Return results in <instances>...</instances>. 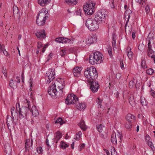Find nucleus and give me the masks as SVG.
<instances>
[{
    "mask_svg": "<svg viewBox=\"0 0 155 155\" xmlns=\"http://www.w3.org/2000/svg\"><path fill=\"white\" fill-rule=\"evenodd\" d=\"M24 105L22 106L19 111V117L22 121L25 120L27 116L31 112V103L30 101L26 99L24 101Z\"/></svg>",
    "mask_w": 155,
    "mask_h": 155,
    "instance_id": "nucleus-1",
    "label": "nucleus"
},
{
    "mask_svg": "<svg viewBox=\"0 0 155 155\" xmlns=\"http://www.w3.org/2000/svg\"><path fill=\"white\" fill-rule=\"evenodd\" d=\"M84 75L89 81L96 79L98 77V74L96 68L93 67L87 68L85 71Z\"/></svg>",
    "mask_w": 155,
    "mask_h": 155,
    "instance_id": "nucleus-2",
    "label": "nucleus"
},
{
    "mask_svg": "<svg viewBox=\"0 0 155 155\" xmlns=\"http://www.w3.org/2000/svg\"><path fill=\"white\" fill-rule=\"evenodd\" d=\"M103 56L101 53L96 51L90 55L89 63L92 65L100 64L103 61Z\"/></svg>",
    "mask_w": 155,
    "mask_h": 155,
    "instance_id": "nucleus-3",
    "label": "nucleus"
},
{
    "mask_svg": "<svg viewBox=\"0 0 155 155\" xmlns=\"http://www.w3.org/2000/svg\"><path fill=\"white\" fill-rule=\"evenodd\" d=\"M57 85L58 88L59 89L60 93H62V90L63 88L64 85L63 84H60L59 82L57 81L55 82L54 84L49 87L48 89V93L49 95L52 97H54L57 95V91L56 89V86Z\"/></svg>",
    "mask_w": 155,
    "mask_h": 155,
    "instance_id": "nucleus-4",
    "label": "nucleus"
},
{
    "mask_svg": "<svg viewBox=\"0 0 155 155\" xmlns=\"http://www.w3.org/2000/svg\"><path fill=\"white\" fill-rule=\"evenodd\" d=\"M96 19L88 18L87 20L85 25L91 31H94L98 29L99 27V25Z\"/></svg>",
    "mask_w": 155,
    "mask_h": 155,
    "instance_id": "nucleus-5",
    "label": "nucleus"
},
{
    "mask_svg": "<svg viewBox=\"0 0 155 155\" xmlns=\"http://www.w3.org/2000/svg\"><path fill=\"white\" fill-rule=\"evenodd\" d=\"M105 12L104 10L100 11L97 12L95 15V18L96 19V20L99 23H105L106 22V17L107 16L105 14Z\"/></svg>",
    "mask_w": 155,
    "mask_h": 155,
    "instance_id": "nucleus-6",
    "label": "nucleus"
},
{
    "mask_svg": "<svg viewBox=\"0 0 155 155\" xmlns=\"http://www.w3.org/2000/svg\"><path fill=\"white\" fill-rule=\"evenodd\" d=\"M95 3L94 1L87 3L84 5L83 9L85 14L88 15H92L94 12V6Z\"/></svg>",
    "mask_w": 155,
    "mask_h": 155,
    "instance_id": "nucleus-7",
    "label": "nucleus"
},
{
    "mask_svg": "<svg viewBox=\"0 0 155 155\" xmlns=\"http://www.w3.org/2000/svg\"><path fill=\"white\" fill-rule=\"evenodd\" d=\"M78 100V98L75 95L73 94H71L68 95L65 102L67 104H76Z\"/></svg>",
    "mask_w": 155,
    "mask_h": 155,
    "instance_id": "nucleus-8",
    "label": "nucleus"
},
{
    "mask_svg": "<svg viewBox=\"0 0 155 155\" xmlns=\"http://www.w3.org/2000/svg\"><path fill=\"white\" fill-rule=\"evenodd\" d=\"M55 78V72L52 69H50L46 73L45 78L47 79V82L49 83Z\"/></svg>",
    "mask_w": 155,
    "mask_h": 155,
    "instance_id": "nucleus-9",
    "label": "nucleus"
},
{
    "mask_svg": "<svg viewBox=\"0 0 155 155\" xmlns=\"http://www.w3.org/2000/svg\"><path fill=\"white\" fill-rule=\"evenodd\" d=\"M154 38V35L153 33H150L149 34L146 38L147 41L148 42L147 44L148 49H152L151 43H154L153 40Z\"/></svg>",
    "mask_w": 155,
    "mask_h": 155,
    "instance_id": "nucleus-10",
    "label": "nucleus"
},
{
    "mask_svg": "<svg viewBox=\"0 0 155 155\" xmlns=\"http://www.w3.org/2000/svg\"><path fill=\"white\" fill-rule=\"evenodd\" d=\"M39 16H40V15L38 14L37 16L36 23L38 26H43L45 23L47 16H43V18L42 17H40V19H39Z\"/></svg>",
    "mask_w": 155,
    "mask_h": 155,
    "instance_id": "nucleus-11",
    "label": "nucleus"
},
{
    "mask_svg": "<svg viewBox=\"0 0 155 155\" xmlns=\"http://www.w3.org/2000/svg\"><path fill=\"white\" fill-rule=\"evenodd\" d=\"M90 84V89L93 92H97L98 89L99 85L98 83L93 81L89 82Z\"/></svg>",
    "mask_w": 155,
    "mask_h": 155,
    "instance_id": "nucleus-12",
    "label": "nucleus"
},
{
    "mask_svg": "<svg viewBox=\"0 0 155 155\" xmlns=\"http://www.w3.org/2000/svg\"><path fill=\"white\" fill-rule=\"evenodd\" d=\"M55 41L59 43L66 44L70 43L71 40L68 38L59 37L56 38Z\"/></svg>",
    "mask_w": 155,
    "mask_h": 155,
    "instance_id": "nucleus-13",
    "label": "nucleus"
},
{
    "mask_svg": "<svg viewBox=\"0 0 155 155\" xmlns=\"http://www.w3.org/2000/svg\"><path fill=\"white\" fill-rule=\"evenodd\" d=\"M82 70L81 67H76L73 70V73L75 77H79L81 75V72Z\"/></svg>",
    "mask_w": 155,
    "mask_h": 155,
    "instance_id": "nucleus-14",
    "label": "nucleus"
},
{
    "mask_svg": "<svg viewBox=\"0 0 155 155\" xmlns=\"http://www.w3.org/2000/svg\"><path fill=\"white\" fill-rule=\"evenodd\" d=\"M13 14L15 18H19L20 13L18 8L16 5H14L13 7Z\"/></svg>",
    "mask_w": 155,
    "mask_h": 155,
    "instance_id": "nucleus-15",
    "label": "nucleus"
},
{
    "mask_svg": "<svg viewBox=\"0 0 155 155\" xmlns=\"http://www.w3.org/2000/svg\"><path fill=\"white\" fill-rule=\"evenodd\" d=\"M75 105L77 108L80 110L85 109L86 107V104L85 103H80L79 102V100L76 103Z\"/></svg>",
    "mask_w": 155,
    "mask_h": 155,
    "instance_id": "nucleus-16",
    "label": "nucleus"
},
{
    "mask_svg": "<svg viewBox=\"0 0 155 155\" xmlns=\"http://www.w3.org/2000/svg\"><path fill=\"white\" fill-rule=\"evenodd\" d=\"M31 111V113H32V115L35 117L38 116L39 114V112L36 108V107L35 105H33L32 107H31L30 109Z\"/></svg>",
    "mask_w": 155,
    "mask_h": 155,
    "instance_id": "nucleus-17",
    "label": "nucleus"
},
{
    "mask_svg": "<svg viewBox=\"0 0 155 155\" xmlns=\"http://www.w3.org/2000/svg\"><path fill=\"white\" fill-rule=\"evenodd\" d=\"M5 151L6 153L8 154H10L12 151V148L10 145L8 143H6L4 146Z\"/></svg>",
    "mask_w": 155,
    "mask_h": 155,
    "instance_id": "nucleus-18",
    "label": "nucleus"
},
{
    "mask_svg": "<svg viewBox=\"0 0 155 155\" xmlns=\"http://www.w3.org/2000/svg\"><path fill=\"white\" fill-rule=\"evenodd\" d=\"M51 0H38V4L41 6H45L48 4Z\"/></svg>",
    "mask_w": 155,
    "mask_h": 155,
    "instance_id": "nucleus-19",
    "label": "nucleus"
},
{
    "mask_svg": "<svg viewBox=\"0 0 155 155\" xmlns=\"http://www.w3.org/2000/svg\"><path fill=\"white\" fill-rule=\"evenodd\" d=\"M96 39L97 38L95 37H90L87 38L86 41L87 45H89L95 42Z\"/></svg>",
    "mask_w": 155,
    "mask_h": 155,
    "instance_id": "nucleus-20",
    "label": "nucleus"
},
{
    "mask_svg": "<svg viewBox=\"0 0 155 155\" xmlns=\"http://www.w3.org/2000/svg\"><path fill=\"white\" fill-rule=\"evenodd\" d=\"M45 31L43 30L41 31L37 32L35 34V35L38 38H43L45 37Z\"/></svg>",
    "mask_w": 155,
    "mask_h": 155,
    "instance_id": "nucleus-21",
    "label": "nucleus"
},
{
    "mask_svg": "<svg viewBox=\"0 0 155 155\" xmlns=\"http://www.w3.org/2000/svg\"><path fill=\"white\" fill-rule=\"evenodd\" d=\"M127 121L132 122L134 120L135 117L130 114H128L126 117Z\"/></svg>",
    "mask_w": 155,
    "mask_h": 155,
    "instance_id": "nucleus-22",
    "label": "nucleus"
},
{
    "mask_svg": "<svg viewBox=\"0 0 155 155\" xmlns=\"http://www.w3.org/2000/svg\"><path fill=\"white\" fill-rule=\"evenodd\" d=\"M80 128L84 131H85L87 129L86 126L85 124L84 121H81L78 124Z\"/></svg>",
    "mask_w": 155,
    "mask_h": 155,
    "instance_id": "nucleus-23",
    "label": "nucleus"
},
{
    "mask_svg": "<svg viewBox=\"0 0 155 155\" xmlns=\"http://www.w3.org/2000/svg\"><path fill=\"white\" fill-rule=\"evenodd\" d=\"M62 137L61 133L59 131H58L56 134L55 137V140L56 142H57Z\"/></svg>",
    "mask_w": 155,
    "mask_h": 155,
    "instance_id": "nucleus-24",
    "label": "nucleus"
},
{
    "mask_svg": "<svg viewBox=\"0 0 155 155\" xmlns=\"http://www.w3.org/2000/svg\"><path fill=\"white\" fill-rule=\"evenodd\" d=\"M129 101L130 104L132 106L135 104V102L134 100V98L133 95H130L129 98Z\"/></svg>",
    "mask_w": 155,
    "mask_h": 155,
    "instance_id": "nucleus-25",
    "label": "nucleus"
},
{
    "mask_svg": "<svg viewBox=\"0 0 155 155\" xmlns=\"http://www.w3.org/2000/svg\"><path fill=\"white\" fill-rule=\"evenodd\" d=\"M44 10H42V11L39 12V14H41L40 15V18L41 17H43V16H47L46 17V18H48V11H47L46 10H45L44 12H43L42 11H44Z\"/></svg>",
    "mask_w": 155,
    "mask_h": 155,
    "instance_id": "nucleus-26",
    "label": "nucleus"
},
{
    "mask_svg": "<svg viewBox=\"0 0 155 155\" xmlns=\"http://www.w3.org/2000/svg\"><path fill=\"white\" fill-rule=\"evenodd\" d=\"M111 141L114 144H116L117 143V140L116 138L115 134H112L111 138Z\"/></svg>",
    "mask_w": 155,
    "mask_h": 155,
    "instance_id": "nucleus-27",
    "label": "nucleus"
},
{
    "mask_svg": "<svg viewBox=\"0 0 155 155\" xmlns=\"http://www.w3.org/2000/svg\"><path fill=\"white\" fill-rule=\"evenodd\" d=\"M17 110H16L15 108L14 107H12L11 109V113L12 116H16L18 115Z\"/></svg>",
    "mask_w": 155,
    "mask_h": 155,
    "instance_id": "nucleus-28",
    "label": "nucleus"
},
{
    "mask_svg": "<svg viewBox=\"0 0 155 155\" xmlns=\"http://www.w3.org/2000/svg\"><path fill=\"white\" fill-rule=\"evenodd\" d=\"M127 56L130 60L133 59L134 54L133 52L131 51V49L130 48L129 50L127 51Z\"/></svg>",
    "mask_w": 155,
    "mask_h": 155,
    "instance_id": "nucleus-29",
    "label": "nucleus"
},
{
    "mask_svg": "<svg viewBox=\"0 0 155 155\" xmlns=\"http://www.w3.org/2000/svg\"><path fill=\"white\" fill-rule=\"evenodd\" d=\"M96 129L97 131L100 133H101L103 130V129L104 127V126L101 124H97L96 126Z\"/></svg>",
    "mask_w": 155,
    "mask_h": 155,
    "instance_id": "nucleus-30",
    "label": "nucleus"
},
{
    "mask_svg": "<svg viewBox=\"0 0 155 155\" xmlns=\"http://www.w3.org/2000/svg\"><path fill=\"white\" fill-rule=\"evenodd\" d=\"M141 65L142 67L144 69L147 68L146 64L145 58H142V61L141 63Z\"/></svg>",
    "mask_w": 155,
    "mask_h": 155,
    "instance_id": "nucleus-31",
    "label": "nucleus"
},
{
    "mask_svg": "<svg viewBox=\"0 0 155 155\" xmlns=\"http://www.w3.org/2000/svg\"><path fill=\"white\" fill-rule=\"evenodd\" d=\"M66 2L69 5H71L72 4L75 5L77 3L76 0H66Z\"/></svg>",
    "mask_w": 155,
    "mask_h": 155,
    "instance_id": "nucleus-32",
    "label": "nucleus"
},
{
    "mask_svg": "<svg viewBox=\"0 0 155 155\" xmlns=\"http://www.w3.org/2000/svg\"><path fill=\"white\" fill-rule=\"evenodd\" d=\"M96 102L98 104V107L101 108V103H102L103 100L99 97H98L96 100Z\"/></svg>",
    "mask_w": 155,
    "mask_h": 155,
    "instance_id": "nucleus-33",
    "label": "nucleus"
},
{
    "mask_svg": "<svg viewBox=\"0 0 155 155\" xmlns=\"http://www.w3.org/2000/svg\"><path fill=\"white\" fill-rule=\"evenodd\" d=\"M147 54L149 57H151V55H154V51L152 50V49H148Z\"/></svg>",
    "mask_w": 155,
    "mask_h": 155,
    "instance_id": "nucleus-34",
    "label": "nucleus"
},
{
    "mask_svg": "<svg viewBox=\"0 0 155 155\" xmlns=\"http://www.w3.org/2000/svg\"><path fill=\"white\" fill-rule=\"evenodd\" d=\"M132 125L131 122L127 121L125 124V127L127 129H130L131 128Z\"/></svg>",
    "mask_w": 155,
    "mask_h": 155,
    "instance_id": "nucleus-35",
    "label": "nucleus"
},
{
    "mask_svg": "<svg viewBox=\"0 0 155 155\" xmlns=\"http://www.w3.org/2000/svg\"><path fill=\"white\" fill-rule=\"evenodd\" d=\"M55 123H60V125H62L63 124L65 123V122L61 118H58L55 121Z\"/></svg>",
    "mask_w": 155,
    "mask_h": 155,
    "instance_id": "nucleus-36",
    "label": "nucleus"
},
{
    "mask_svg": "<svg viewBox=\"0 0 155 155\" xmlns=\"http://www.w3.org/2000/svg\"><path fill=\"white\" fill-rule=\"evenodd\" d=\"M136 2L139 3L140 4H142V6H144L146 4L147 1L144 0H135Z\"/></svg>",
    "mask_w": 155,
    "mask_h": 155,
    "instance_id": "nucleus-37",
    "label": "nucleus"
},
{
    "mask_svg": "<svg viewBox=\"0 0 155 155\" xmlns=\"http://www.w3.org/2000/svg\"><path fill=\"white\" fill-rule=\"evenodd\" d=\"M79 44L82 47H84L86 46V45H87L86 41H81L79 42Z\"/></svg>",
    "mask_w": 155,
    "mask_h": 155,
    "instance_id": "nucleus-38",
    "label": "nucleus"
},
{
    "mask_svg": "<svg viewBox=\"0 0 155 155\" xmlns=\"http://www.w3.org/2000/svg\"><path fill=\"white\" fill-rule=\"evenodd\" d=\"M107 51L108 54L110 57L112 56V48L111 46H108L107 47Z\"/></svg>",
    "mask_w": 155,
    "mask_h": 155,
    "instance_id": "nucleus-39",
    "label": "nucleus"
},
{
    "mask_svg": "<svg viewBox=\"0 0 155 155\" xmlns=\"http://www.w3.org/2000/svg\"><path fill=\"white\" fill-rule=\"evenodd\" d=\"M15 83V82H14L13 80L12 79H11L10 81L9 82V86L12 88H14V87L15 86V84L14 83Z\"/></svg>",
    "mask_w": 155,
    "mask_h": 155,
    "instance_id": "nucleus-40",
    "label": "nucleus"
},
{
    "mask_svg": "<svg viewBox=\"0 0 155 155\" xmlns=\"http://www.w3.org/2000/svg\"><path fill=\"white\" fill-rule=\"evenodd\" d=\"M37 150L38 154H42L43 153V150L41 147H37Z\"/></svg>",
    "mask_w": 155,
    "mask_h": 155,
    "instance_id": "nucleus-41",
    "label": "nucleus"
},
{
    "mask_svg": "<svg viewBox=\"0 0 155 155\" xmlns=\"http://www.w3.org/2000/svg\"><path fill=\"white\" fill-rule=\"evenodd\" d=\"M30 143L28 141H26V142L25 143V151H27V150H29V148L30 147L29 146Z\"/></svg>",
    "mask_w": 155,
    "mask_h": 155,
    "instance_id": "nucleus-42",
    "label": "nucleus"
},
{
    "mask_svg": "<svg viewBox=\"0 0 155 155\" xmlns=\"http://www.w3.org/2000/svg\"><path fill=\"white\" fill-rule=\"evenodd\" d=\"M154 70L152 68H149L146 71V73L149 75H151L154 72Z\"/></svg>",
    "mask_w": 155,
    "mask_h": 155,
    "instance_id": "nucleus-43",
    "label": "nucleus"
},
{
    "mask_svg": "<svg viewBox=\"0 0 155 155\" xmlns=\"http://www.w3.org/2000/svg\"><path fill=\"white\" fill-rule=\"evenodd\" d=\"M118 137V140L119 142H121L122 141V139L123 138V136L121 134H120L119 132H118L117 134Z\"/></svg>",
    "mask_w": 155,
    "mask_h": 155,
    "instance_id": "nucleus-44",
    "label": "nucleus"
},
{
    "mask_svg": "<svg viewBox=\"0 0 155 155\" xmlns=\"http://www.w3.org/2000/svg\"><path fill=\"white\" fill-rule=\"evenodd\" d=\"M61 147L63 149H65L66 147H68V145L65 143L62 142L61 144Z\"/></svg>",
    "mask_w": 155,
    "mask_h": 155,
    "instance_id": "nucleus-45",
    "label": "nucleus"
},
{
    "mask_svg": "<svg viewBox=\"0 0 155 155\" xmlns=\"http://www.w3.org/2000/svg\"><path fill=\"white\" fill-rule=\"evenodd\" d=\"M53 55V54L52 53H51L49 54L47 57V61H49L51 59Z\"/></svg>",
    "mask_w": 155,
    "mask_h": 155,
    "instance_id": "nucleus-46",
    "label": "nucleus"
},
{
    "mask_svg": "<svg viewBox=\"0 0 155 155\" xmlns=\"http://www.w3.org/2000/svg\"><path fill=\"white\" fill-rule=\"evenodd\" d=\"M150 7L148 5H147L145 8V10L147 14L150 11Z\"/></svg>",
    "mask_w": 155,
    "mask_h": 155,
    "instance_id": "nucleus-47",
    "label": "nucleus"
},
{
    "mask_svg": "<svg viewBox=\"0 0 155 155\" xmlns=\"http://www.w3.org/2000/svg\"><path fill=\"white\" fill-rule=\"evenodd\" d=\"M81 131H80L78 132L77 134H76L75 137L76 140H77L78 138H79L81 136Z\"/></svg>",
    "mask_w": 155,
    "mask_h": 155,
    "instance_id": "nucleus-48",
    "label": "nucleus"
},
{
    "mask_svg": "<svg viewBox=\"0 0 155 155\" xmlns=\"http://www.w3.org/2000/svg\"><path fill=\"white\" fill-rule=\"evenodd\" d=\"M134 82L133 81H131L129 83V87L130 88H132L134 85Z\"/></svg>",
    "mask_w": 155,
    "mask_h": 155,
    "instance_id": "nucleus-49",
    "label": "nucleus"
},
{
    "mask_svg": "<svg viewBox=\"0 0 155 155\" xmlns=\"http://www.w3.org/2000/svg\"><path fill=\"white\" fill-rule=\"evenodd\" d=\"M120 66L121 69L123 70L124 68V63L123 61L122 60L120 59Z\"/></svg>",
    "mask_w": 155,
    "mask_h": 155,
    "instance_id": "nucleus-50",
    "label": "nucleus"
},
{
    "mask_svg": "<svg viewBox=\"0 0 155 155\" xmlns=\"http://www.w3.org/2000/svg\"><path fill=\"white\" fill-rule=\"evenodd\" d=\"M111 155H117V153L114 148L111 150Z\"/></svg>",
    "mask_w": 155,
    "mask_h": 155,
    "instance_id": "nucleus-51",
    "label": "nucleus"
},
{
    "mask_svg": "<svg viewBox=\"0 0 155 155\" xmlns=\"http://www.w3.org/2000/svg\"><path fill=\"white\" fill-rule=\"evenodd\" d=\"M85 147V145L84 143H82L81 144V145L80 146L79 148V151H81Z\"/></svg>",
    "mask_w": 155,
    "mask_h": 155,
    "instance_id": "nucleus-52",
    "label": "nucleus"
},
{
    "mask_svg": "<svg viewBox=\"0 0 155 155\" xmlns=\"http://www.w3.org/2000/svg\"><path fill=\"white\" fill-rule=\"evenodd\" d=\"M61 52L62 53H61V55L62 57H63L66 54V51L62 49L61 50Z\"/></svg>",
    "mask_w": 155,
    "mask_h": 155,
    "instance_id": "nucleus-53",
    "label": "nucleus"
},
{
    "mask_svg": "<svg viewBox=\"0 0 155 155\" xmlns=\"http://www.w3.org/2000/svg\"><path fill=\"white\" fill-rule=\"evenodd\" d=\"M140 102L141 104L143 106L147 104L146 101L144 100H143L141 98Z\"/></svg>",
    "mask_w": 155,
    "mask_h": 155,
    "instance_id": "nucleus-54",
    "label": "nucleus"
},
{
    "mask_svg": "<svg viewBox=\"0 0 155 155\" xmlns=\"http://www.w3.org/2000/svg\"><path fill=\"white\" fill-rule=\"evenodd\" d=\"M16 110L19 112V111L20 110V109L21 108L20 107V104L19 103H17L16 105Z\"/></svg>",
    "mask_w": 155,
    "mask_h": 155,
    "instance_id": "nucleus-55",
    "label": "nucleus"
},
{
    "mask_svg": "<svg viewBox=\"0 0 155 155\" xmlns=\"http://www.w3.org/2000/svg\"><path fill=\"white\" fill-rule=\"evenodd\" d=\"M117 36L114 33H113L112 35V41H116Z\"/></svg>",
    "mask_w": 155,
    "mask_h": 155,
    "instance_id": "nucleus-56",
    "label": "nucleus"
},
{
    "mask_svg": "<svg viewBox=\"0 0 155 155\" xmlns=\"http://www.w3.org/2000/svg\"><path fill=\"white\" fill-rule=\"evenodd\" d=\"M151 95L153 97H155V91L153 90H151L150 91Z\"/></svg>",
    "mask_w": 155,
    "mask_h": 155,
    "instance_id": "nucleus-57",
    "label": "nucleus"
},
{
    "mask_svg": "<svg viewBox=\"0 0 155 155\" xmlns=\"http://www.w3.org/2000/svg\"><path fill=\"white\" fill-rule=\"evenodd\" d=\"M42 46V44L41 42H38L37 47L38 49L41 48Z\"/></svg>",
    "mask_w": 155,
    "mask_h": 155,
    "instance_id": "nucleus-58",
    "label": "nucleus"
},
{
    "mask_svg": "<svg viewBox=\"0 0 155 155\" xmlns=\"http://www.w3.org/2000/svg\"><path fill=\"white\" fill-rule=\"evenodd\" d=\"M2 52L6 56L9 55L8 52L5 49Z\"/></svg>",
    "mask_w": 155,
    "mask_h": 155,
    "instance_id": "nucleus-59",
    "label": "nucleus"
},
{
    "mask_svg": "<svg viewBox=\"0 0 155 155\" xmlns=\"http://www.w3.org/2000/svg\"><path fill=\"white\" fill-rule=\"evenodd\" d=\"M116 41H112V45L113 47L115 48L116 47Z\"/></svg>",
    "mask_w": 155,
    "mask_h": 155,
    "instance_id": "nucleus-60",
    "label": "nucleus"
},
{
    "mask_svg": "<svg viewBox=\"0 0 155 155\" xmlns=\"http://www.w3.org/2000/svg\"><path fill=\"white\" fill-rule=\"evenodd\" d=\"M148 144L149 145V146L151 148H152V147H154L153 146V143L151 141H149L148 142Z\"/></svg>",
    "mask_w": 155,
    "mask_h": 155,
    "instance_id": "nucleus-61",
    "label": "nucleus"
},
{
    "mask_svg": "<svg viewBox=\"0 0 155 155\" xmlns=\"http://www.w3.org/2000/svg\"><path fill=\"white\" fill-rule=\"evenodd\" d=\"M76 14L77 15H81V12L80 9H79L76 12Z\"/></svg>",
    "mask_w": 155,
    "mask_h": 155,
    "instance_id": "nucleus-62",
    "label": "nucleus"
},
{
    "mask_svg": "<svg viewBox=\"0 0 155 155\" xmlns=\"http://www.w3.org/2000/svg\"><path fill=\"white\" fill-rule=\"evenodd\" d=\"M132 37L133 39H134L135 37V32H133L132 34Z\"/></svg>",
    "mask_w": 155,
    "mask_h": 155,
    "instance_id": "nucleus-63",
    "label": "nucleus"
},
{
    "mask_svg": "<svg viewBox=\"0 0 155 155\" xmlns=\"http://www.w3.org/2000/svg\"><path fill=\"white\" fill-rule=\"evenodd\" d=\"M100 135L101 138H105L104 136V134L102 133V132L100 133Z\"/></svg>",
    "mask_w": 155,
    "mask_h": 155,
    "instance_id": "nucleus-64",
    "label": "nucleus"
}]
</instances>
